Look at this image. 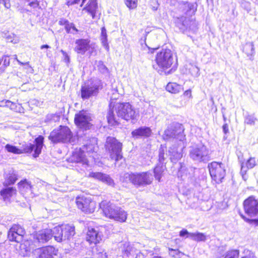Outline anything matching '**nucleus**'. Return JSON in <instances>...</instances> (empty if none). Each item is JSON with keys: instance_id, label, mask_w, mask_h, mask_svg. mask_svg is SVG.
Listing matches in <instances>:
<instances>
[{"instance_id": "c9c22d12", "label": "nucleus", "mask_w": 258, "mask_h": 258, "mask_svg": "<svg viewBox=\"0 0 258 258\" xmlns=\"http://www.w3.org/2000/svg\"><path fill=\"white\" fill-rule=\"evenodd\" d=\"M189 238L198 242L205 241L206 240V235L204 233L200 232H195L189 234Z\"/></svg>"}, {"instance_id": "603ef678", "label": "nucleus", "mask_w": 258, "mask_h": 258, "mask_svg": "<svg viewBox=\"0 0 258 258\" xmlns=\"http://www.w3.org/2000/svg\"><path fill=\"white\" fill-rule=\"evenodd\" d=\"M3 4L6 9L11 8V4L10 0H0V4Z\"/></svg>"}, {"instance_id": "ddd939ff", "label": "nucleus", "mask_w": 258, "mask_h": 258, "mask_svg": "<svg viewBox=\"0 0 258 258\" xmlns=\"http://www.w3.org/2000/svg\"><path fill=\"white\" fill-rule=\"evenodd\" d=\"M91 114L87 111L81 110L76 114L75 116V123L80 128L83 130H88L92 126Z\"/></svg>"}, {"instance_id": "a19ab883", "label": "nucleus", "mask_w": 258, "mask_h": 258, "mask_svg": "<svg viewBox=\"0 0 258 258\" xmlns=\"http://www.w3.org/2000/svg\"><path fill=\"white\" fill-rule=\"evenodd\" d=\"M8 107L12 110H13L17 112H21L23 110V108L21 105L19 104H17L9 101L8 102Z\"/></svg>"}, {"instance_id": "c756f323", "label": "nucleus", "mask_w": 258, "mask_h": 258, "mask_svg": "<svg viewBox=\"0 0 258 258\" xmlns=\"http://www.w3.org/2000/svg\"><path fill=\"white\" fill-rule=\"evenodd\" d=\"M16 189L15 187H8L2 189L0 191V195L4 201H6L16 194Z\"/></svg>"}, {"instance_id": "f3484780", "label": "nucleus", "mask_w": 258, "mask_h": 258, "mask_svg": "<svg viewBox=\"0 0 258 258\" xmlns=\"http://www.w3.org/2000/svg\"><path fill=\"white\" fill-rule=\"evenodd\" d=\"M25 234V230L19 225H14L8 233V237L10 241L21 242Z\"/></svg>"}, {"instance_id": "dca6fc26", "label": "nucleus", "mask_w": 258, "mask_h": 258, "mask_svg": "<svg viewBox=\"0 0 258 258\" xmlns=\"http://www.w3.org/2000/svg\"><path fill=\"white\" fill-rule=\"evenodd\" d=\"M176 26L183 33L187 31L195 32L197 30V24L195 21L188 17L181 16L178 18L175 22Z\"/></svg>"}, {"instance_id": "8fccbe9b", "label": "nucleus", "mask_w": 258, "mask_h": 258, "mask_svg": "<svg viewBox=\"0 0 258 258\" xmlns=\"http://www.w3.org/2000/svg\"><path fill=\"white\" fill-rule=\"evenodd\" d=\"M61 53L63 56V61L68 64L70 62V58L68 53L63 50H60Z\"/></svg>"}, {"instance_id": "ea45409f", "label": "nucleus", "mask_w": 258, "mask_h": 258, "mask_svg": "<svg viewBox=\"0 0 258 258\" xmlns=\"http://www.w3.org/2000/svg\"><path fill=\"white\" fill-rule=\"evenodd\" d=\"M106 174L103 173L101 172H91L90 173V176L94 178L97 179L103 183H105L107 178L105 176H107Z\"/></svg>"}, {"instance_id": "20e7f679", "label": "nucleus", "mask_w": 258, "mask_h": 258, "mask_svg": "<svg viewBox=\"0 0 258 258\" xmlns=\"http://www.w3.org/2000/svg\"><path fill=\"white\" fill-rule=\"evenodd\" d=\"M125 182H131L137 187L145 186L151 184L153 176L151 171L125 173L122 177Z\"/></svg>"}, {"instance_id": "b1692460", "label": "nucleus", "mask_w": 258, "mask_h": 258, "mask_svg": "<svg viewBox=\"0 0 258 258\" xmlns=\"http://www.w3.org/2000/svg\"><path fill=\"white\" fill-rule=\"evenodd\" d=\"M97 143V139L96 138H89L81 148L84 152L92 153L95 151Z\"/></svg>"}, {"instance_id": "6e6d98bb", "label": "nucleus", "mask_w": 258, "mask_h": 258, "mask_svg": "<svg viewBox=\"0 0 258 258\" xmlns=\"http://www.w3.org/2000/svg\"><path fill=\"white\" fill-rule=\"evenodd\" d=\"M223 132L225 135L229 133L228 125L227 123H225L222 126Z\"/></svg>"}, {"instance_id": "423d86ee", "label": "nucleus", "mask_w": 258, "mask_h": 258, "mask_svg": "<svg viewBox=\"0 0 258 258\" xmlns=\"http://www.w3.org/2000/svg\"><path fill=\"white\" fill-rule=\"evenodd\" d=\"M175 60H176L170 49L162 48L157 52L155 59L156 64H153V67L158 71L160 69H167L171 67Z\"/></svg>"}, {"instance_id": "680f3d73", "label": "nucleus", "mask_w": 258, "mask_h": 258, "mask_svg": "<svg viewBox=\"0 0 258 258\" xmlns=\"http://www.w3.org/2000/svg\"><path fill=\"white\" fill-rule=\"evenodd\" d=\"M4 64L6 66L9 65V59L8 58L5 57L4 61Z\"/></svg>"}, {"instance_id": "a18cd8bd", "label": "nucleus", "mask_w": 258, "mask_h": 258, "mask_svg": "<svg viewBox=\"0 0 258 258\" xmlns=\"http://www.w3.org/2000/svg\"><path fill=\"white\" fill-rule=\"evenodd\" d=\"M126 6L130 9H134L137 6L138 0H124Z\"/></svg>"}, {"instance_id": "c85d7f7f", "label": "nucleus", "mask_w": 258, "mask_h": 258, "mask_svg": "<svg viewBox=\"0 0 258 258\" xmlns=\"http://www.w3.org/2000/svg\"><path fill=\"white\" fill-rule=\"evenodd\" d=\"M72 158L73 160L77 163H87V160L86 158L85 152L82 149L80 148L79 150H76L73 154Z\"/></svg>"}, {"instance_id": "0e129e2a", "label": "nucleus", "mask_w": 258, "mask_h": 258, "mask_svg": "<svg viewBox=\"0 0 258 258\" xmlns=\"http://www.w3.org/2000/svg\"><path fill=\"white\" fill-rule=\"evenodd\" d=\"M41 49H44V48H50V46L47 44H44L41 46Z\"/></svg>"}, {"instance_id": "69168bd1", "label": "nucleus", "mask_w": 258, "mask_h": 258, "mask_svg": "<svg viewBox=\"0 0 258 258\" xmlns=\"http://www.w3.org/2000/svg\"><path fill=\"white\" fill-rule=\"evenodd\" d=\"M100 258H107V255L106 252H102L101 254V257Z\"/></svg>"}, {"instance_id": "de8ad7c7", "label": "nucleus", "mask_w": 258, "mask_h": 258, "mask_svg": "<svg viewBox=\"0 0 258 258\" xmlns=\"http://www.w3.org/2000/svg\"><path fill=\"white\" fill-rule=\"evenodd\" d=\"M29 2L28 5L33 8H36L39 6L40 0H25Z\"/></svg>"}, {"instance_id": "338daca9", "label": "nucleus", "mask_w": 258, "mask_h": 258, "mask_svg": "<svg viewBox=\"0 0 258 258\" xmlns=\"http://www.w3.org/2000/svg\"><path fill=\"white\" fill-rule=\"evenodd\" d=\"M72 29L74 30L76 32H78V30L76 28L75 25L73 24V26H72Z\"/></svg>"}, {"instance_id": "a878e982", "label": "nucleus", "mask_w": 258, "mask_h": 258, "mask_svg": "<svg viewBox=\"0 0 258 258\" xmlns=\"http://www.w3.org/2000/svg\"><path fill=\"white\" fill-rule=\"evenodd\" d=\"M5 185H9L13 184L18 179V174L17 172L13 169L9 170L5 174Z\"/></svg>"}, {"instance_id": "9d476101", "label": "nucleus", "mask_w": 258, "mask_h": 258, "mask_svg": "<svg viewBox=\"0 0 258 258\" xmlns=\"http://www.w3.org/2000/svg\"><path fill=\"white\" fill-rule=\"evenodd\" d=\"M105 147L106 151L109 152L111 159L117 161L122 158V143L116 138L108 137L106 140Z\"/></svg>"}, {"instance_id": "f704fd0d", "label": "nucleus", "mask_w": 258, "mask_h": 258, "mask_svg": "<svg viewBox=\"0 0 258 258\" xmlns=\"http://www.w3.org/2000/svg\"><path fill=\"white\" fill-rule=\"evenodd\" d=\"M181 86L175 83H168L166 87V90L172 93H177L180 91Z\"/></svg>"}, {"instance_id": "09e8293b", "label": "nucleus", "mask_w": 258, "mask_h": 258, "mask_svg": "<svg viewBox=\"0 0 258 258\" xmlns=\"http://www.w3.org/2000/svg\"><path fill=\"white\" fill-rule=\"evenodd\" d=\"M242 218L245 220V221H247L248 223L252 225H254L256 226H258V219H249L246 218L244 216H241Z\"/></svg>"}, {"instance_id": "0eeeda50", "label": "nucleus", "mask_w": 258, "mask_h": 258, "mask_svg": "<svg viewBox=\"0 0 258 258\" xmlns=\"http://www.w3.org/2000/svg\"><path fill=\"white\" fill-rule=\"evenodd\" d=\"M183 131V126L181 124L173 122L165 130L162 137L163 140L166 141L176 139L183 142L185 140Z\"/></svg>"}, {"instance_id": "c03bdc74", "label": "nucleus", "mask_w": 258, "mask_h": 258, "mask_svg": "<svg viewBox=\"0 0 258 258\" xmlns=\"http://www.w3.org/2000/svg\"><path fill=\"white\" fill-rule=\"evenodd\" d=\"M98 69L100 73L103 74L108 73V70L107 68L104 64L102 61H99L97 63Z\"/></svg>"}, {"instance_id": "37998d69", "label": "nucleus", "mask_w": 258, "mask_h": 258, "mask_svg": "<svg viewBox=\"0 0 258 258\" xmlns=\"http://www.w3.org/2000/svg\"><path fill=\"white\" fill-rule=\"evenodd\" d=\"M59 120V116L56 114H48L45 118V122H56Z\"/></svg>"}, {"instance_id": "f03ea898", "label": "nucleus", "mask_w": 258, "mask_h": 258, "mask_svg": "<svg viewBox=\"0 0 258 258\" xmlns=\"http://www.w3.org/2000/svg\"><path fill=\"white\" fill-rule=\"evenodd\" d=\"M43 142L44 138L42 136H39L35 139V144L25 143L24 144L17 147L8 144L5 146V149L8 152L15 154H30L34 151L33 156L34 158H37L41 152Z\"/></svg>"}, {"instance_id": "79ce46f5", "label": "nucleus", "mask_w": 258, "mask_h": 258, "mask_svg": "<svg viewBox=\"0 0 258 258\" xmlns=\"http://www.w3.org/2000/svg\"><path fill=\"white\" fill-rule=\"evenodd\" d=\"M239 252L238 250H231L227 251L224 258H238Z\"/></svg>"}, {"instance_id": "49530a36", "label": "nucleus", "mask_w": 258, "mask_h": 258, "mask_svg": "<svg viewBox=\"0 0 258 258\" xmlns=\"http://www.w3.org/2000/svg\"><path fill=\"white\" fill-rule=\"evenodd\" d=\"M256 165L255 158L250 157L246 162V165L247 168L251 169L253 168Z\"/></svg>"}, {"instance_id": "1a4fd4ad", "label": "nucleus", "mask_w": 258, "mask_h": 258, "mask_svg": "<svg viewBox=\"0 0 258 258\" xmlns=\"http://www.w3.org/2000/svg\"><path fill=\"white\" fill-rule=\"evenodd\" d=\"M53 237L57 242L70 240L75 234V227L69 224L57 226L52 229Z\"/></svg>"}, {"instance_id": "f257e3e1", "label": "nucleus", "mask_w": 258, "mask_h": 258, "mask_svg": "<svg viewBox=\"0 0 258 258\" xmlns=\"http://www.w3.org/2000/svg\"><path fill=\"white\" fill-rule=\"evenodd\" d=\"M138 113L132 107L129 103H117L115 107L110 104L107 114L108 123L111 125H116L119 124V118L126 120H134L136 119Z\"/></svg>"}, {"instance_id": "864d4df0", "label": "nucleus", "mask_w": 258, "mask_h": 258, "mask_svg": "<svg viewBox=\"0 0 258 258\" xmlns=\"http://www.w3.org/2000/svg\"><path fill=\"white\" fill-rule=\"evenodd\" d=\"M189 234H191V233H189L186 229H182L179 232V236L181 237H183L186 235V237L189 238Z\"/></svg>"}, {"instance_id": "2f4dec72", "label": "nucleus", "mask_w": 258, "mask_h": 258, "mask_svg": "<svg viewBox=\"0 0 258 258\" xmlns=\"http://www.w3.org/2000/svg\"><path fill=\"white\" fill-rule=\"evenodd\" d=\"M165 168V165L162 164L158 163L154 169V176L156 180L159 181H160V179L162 175Z\"/></svg>"}, {"instance_id": "e433bc0d", "label": "nucleus", "mask_w": 258, "mask_h": 258, "mask_svg": "<svg viewBox=\"0 0 258 258\" xmlns=\"http://www.w3.org/2000/svg\"><path fill=\"white\" fill-rule=\"evenodd\" d=\"M169 254L174 258H185L187 256L183 252L180 251L178 249L169 248Z\"/></svg>"}, {"instance_id": "a211bd4d", "label": "nucleus", "mask_w": 258, "mask_h": 258, "mask_svg": "<svg viewBox=\"0 0 258 258\" xmlns=\"http://www.w3.org/2000/svg\"><path fill=\"white\" fill-rule=\"evenodd\" d=\"M179 11L184 13L187 16H191L195 14L197 9L196 3H191L185 1L178 2L177 6Z\"/></svg>"}, {"instance_id": "72a5a7b5", "label": "nucleus", "mask_w": 258, "mask_h": 258, "mask_svg": "<svg viewBox=\"0 0 258 258\" xmlns=\"http://www.w3.org/2000/svg\"><path fill=\"white\" fill-rule=\"evenodd\" d=\"M166 150V147L164 148L163 145H161V147L159 149L158 163L162 164H166L165 161L167 156V154L165 153Z\"/></svg>"}, {"instance_id": "bb28decb", "label": "nucleus", "mask_w": 258, "mask_h": 258, "mask_svg": "<svg viewBox=\"0 0 258 258\" xmlns=\"http://www.w3.org/2000/svg\"><path fill=\"white\" fill-rule=\"evenodd\" d=\"M97 9L98 4L97 0H89L83 10L86 11L90 14L92 18L94 19Z\"/></svg>"}, {"instance_id": "4be33fe9", "label": "nucleus", "mask_w": 258, "mask_h": 258, "mask_svg": "<svg viewBox=\"0 0 258 258\" xmlns=\"http://www.w3.org/2000/svg\"><path fill=\"white\" fill-rule=\"evenodd\" d=\"M90 40L88 39H79L75 41V51L83 55L90 48Z\"/></svg>"}, {"instance_id": "5701e85b", "label": "nucleus", "mask_w": 258, "mask_h": 258, "mask_svg": "<svg viewBox=\"0 0 258 258\" xmlns=\"http://www.w3.org/2000/svg\"><path fill=\"white\" fill-rule=\"evenodd\" d=\"M151 130L146 126H142L132 132V136L135 139H139L143 137H148L151 134Z\"/></svg>"}, {"instance_id": "412c9836", "label": "nucleus", "mask_w": 258, "mask_h": 258, "mask_svg": "<svg viewBox=\"0 0 258 258\" xmlns=\"http://www.w3.org/2000/svg\"><path fill=\"white\" fill-rule=\"evenodd\" d=\"M183 146L180 147H177L172 146L168 150V155L170 156V159L173 163H176L182 157V149L185 148V145L182 142Z\"/></svg>"}, {"instance_id": "13d9d810", "label": "nucleus", "mask_w": 258, "mask_h": 258, "mask_svg": "<svg viewBox=\"0 0 258 258\" xmlns=\"http://www.w3.org/2000/svg\"><path fill=\"white\" fill-rule=\"evenodd\" d=\"M247 167H245L243 166V163H242L241 165V171L240 173L241 175H246L247 172Z\"/></svg>"}, {"instance_id": "e2e57ef3", "label": "nucleus", "mask_w": 258, "mask_h": 258, "mask_svg": "<svg viewBox=\"0 0 258 258\" xmlns=\"http://www.w3.org/2000/svg\"><path fill=\"white\" fill-rule=\"evenodd\" d=\"M184 95H186V96H190L191 95V91L189 90L186 91L184 92Z\"/></svg>"}, {"instance_id": "6ab92c4d", "label": "nucleus", "mask_w": 258, "mask_h": 258, "mask_svg": "<svg viewBox=\"0 0 258 258\" xmlns=\"http://www.w3.org/2000/svg\"><path fill=\"white\" fill-rule=\"evenodd\" d=\"M52 236H53L52 229H46L41 230L34 235V242L43 244L48 242Z\"/></svg>"}, {"instance_id": "39448f33", "label": "nucleus", "mask_w": 258, "mask_h": 258, "mask_svg": "<svg viewBox=\"0 0 258 258\" xmlns=\"http://www.w3.org/2000/svg\"><path fill=\"white\" fill-rule=\"evenodd\" d=\"M100 207L106 217L120 222L126 221L127 214L120 207L106 201L102 202Z\"/></svg>"}, {"instance_id": "7c9ffc66", "label": "nucleus", "mask_w": 258, "mask_h": 258, "mask_svg": "<svg viewBox=\"0 0 258 258\" xmlns=\"http://www.w3.org/2000/svg\"><path fill=\"white\" fill-rule=\"evenodd\" d=\"M2 37L5 38L8 42L17 43L18 39L16 36L13 33H10L9 31H3L1 33Z\"/></svg>"}, {"instance_id": "f8f14e48", "label": "nucleus", "mask_w": 258, "mask_h": 258, "mask_svg": "<svg viewBox=\"0 0 258 258\" xmlns=\"http://www.w3.org/2000/svg\"><path fill=\"white\" fill-rule=\"evenodd\" d=\"M102 88V82L98 79L91 81L90 84L82 86L81 89V97L83 100L88 99L90 97L96 96L99 89Z\"/></svg>"}, {"instance_id": "473e14b6", "label": "nucleus", "mask_w": 258, "mask_h": 258, "mask_svg": "<svg viewBox=\"0 0 258 258\" xmlns=\"http://www.w3.org/2000/svg\"><path fill=\"white\" fill-rule=\"evenodd\" d=\"M243 52L246 54L247 56H250V59L254 54V45L252 42H247L243 46Z\"/></svg>"}, {"instance_id": "2eb2a0df", "label": "nucleus", "mask_w": 258, "mask_h": 258, "mask_svg": "<svg viewBox=\"0 0 258 258\" xmlns=\"http://www.w3.org/2000/svg\"><path fill=\"white\" fill-rule=\"evenodd\" d=\"M76 202L78 207L86 213H92L95 211V202L92 201L90 197H78L76 198Z\"/></svg>"}, {"instance_id": "4d7b16f0", "label": "nucleus", "mask_w": 258, "mask_h": 258, "mask_svg": "<svg viewBox=\"0 0 258 258\" xmlns=\"http://www.w3.org/2000/svg\"><path fill=\"white\" fill-rule=\"evenodd\" d=\"M10 100H3L0 101V107H8V102Z\"/></svg>"}, {"instance_id": "052dcab7", "label": "nucleus", "mask_w": 258, "mask_h": 258, "mask_svg": "<svg viewBox=\"0 0 258 258\" xmlns=\"http://www.w3.org/2000/svg\"><path fill=\"white\" fill-rule=\"evenodd\" d=\"M241 258H256V257L253 254V253L252 252H249V253L248 255L243 256Z\"/></svg>"}, {"instance_id": "cd10ccee", "label": "nucleus", "mask_w": 258, "mask_h": 258, "mask_svg": "<svg viewBox=\"0 0 258 258\" xmlns=\"http://www.w3.org/2000/svg\"><path fill=\"white\" fill-rule=\"evenodd\" d=\"M18 188L22 194L27 193H32V185L31 182L28 181L26 179L21 180L18 183Z\"/></svg>"}, {"instance_id": "6e6552de", "label": "nucleus", "mask_w": 258, "mask_h": 258, "mask_svg": "<svg viewBox=\"0 0 258 258\" xmlns=\"http://www.w3.org/2000/svg\"><path fill=\"white\" fill-rule=\"evenodd\" d=\"M189 156L192 160L198 163H206L210 160V150L203 144L191 147Z\"/></svg>"}, {"instance_id": "58836bf2", "label": "nucleus", "mask_w": 258, "mask_h": 258, "mask_svg": "<svg viewBox=\"0 0 258 258\" xmlns=\"http://www.w3.org/2000/svg\"><path fill=\"white\" fill-rule=\"evenodd\" d=\"M244 118V123L250 125H254L255 121L257 120V118L255 117L254 114H247Z\"/></svg>"}, {"instance_id": "9b49d317", "label": "nucleus", "mask_w": 258, "mask_h": 258, "mask_svg": "<svg viewBox=\"0 0 258 258\" xmlns=\"http://www.w3.org/2000/svg\"><path fill=\"white\" fill-rule=\"evenodd\" d=\"M211 177L216 183L222 182L226 175V167L222 162L213 161L208 166Z\"/></svg>"}, {"instance_id": "4468645a", "label": "nucleus", "mask_w": 258, "mask_h": 258, "mask_svg": "<svg viewBox=\"0 0 258 258\" xmlns=\"http://www.w3.org/2000/svg\"><path fill=\"white\" fill-rule=\"evenodd\" d=\"M245 213L251 217L258 215V199L253 196H249L243 203Z\"/></svg>"}, {"instance_id": "393cba45", "label": "nucleus", "mask_w": 258, "mask_h": 258, "mask_svg": "<svg viewBox=\"0 0 258 258\" xmlns=\"http://www.w3.org/2000/svg\"><path fill=\"white\" fill-rule=\"evenodd\" d=\"M86 240L90 243L96 244L101 240L98 232L94 228H89L87 233Z\"/></svg>"}, {"instance_id": "5fc2aeb1", "label": "nucleus", "mask_w": 258, "mask_h": 258, "mask_svg": "<svg viewBox=\"0 0 258 258\" xmlns=\"http://www.w3.org/2000/svg\"><path fill=\"white\" fill-rule=\"evenodd\" d=\"M72 26H73V23H70L69 22L65 26V29L68 33H70V31L71 29H72Z\"/></svg>"}, {"instance_id": "7ed1b4c3", "label": "nucleus", "mask_w": 258, "mask_h": 258, "mask_svg": "<svg viewBox=\"0 0 258 258\" xmlns=\"http://www.w3.org/2000/svg\"><path fill=\"white\" fill-rule=\"evenodd\" d=\"M48 139L53 143H70L74 145L77 140L70 128L67 126L60 125L58 128L53 130L50 134Z\"/></svg>"}, {"instance_id": "4c0bfd02", "label": "nucleus", "mask_w": 258, "mask_h": 258, "mask_svg": "<svg viewBox=\"0 0 258 258\" xmlns=\"http://www.w3.org/2000/svg\"><path fill=\"white\" fill-rule=\"evenodd\" d=\"M101 40L103 46L107 51H108L109 47L108 43L107 42V36L106 33V30L104 27H102L101 28Z\"/></svg>"}, {"instance_id": "3c124183", "label": "nucleus", "mask_w": 258, "mask_h": 258, "mask_svg": "<svg viewBox=\"0 0 258 258\" xmlns=\"http://www.w3.org/2000/svg\"><path fill=\"white\" fill-rule=\"evenodd\" d=\"M105 177L107 179L104 183L111 186H114L115 183L113 179L109 175H107V176Z\"/></svg>"}, {"instance_id": "774afa93", "label": "nucleus", "mask_w": 258, "mask_h": 258, "mask_svg": "<svg viewBox=\"0 0 258 258\" xmlns=\"http://www.w3.org/2000/svg\"><path fill=\"white\" fill-rule=\"evenodd\" d=\"M242 178L243 180H244L245 181L246 180V179H247V175L246 174V175H242Z\"/></svg>"}, {"instance_id": "bf43d9fd", "label": "nucleus", "mask_w": 258, "mask_h": 258, "mask_svg": "<svg viewBox=\"0 0 258 258\" xmlns=\"http://www.w3.org/2000/svg\"><path fill=\"white\" fill-rule=\"evenodd\" d=\"M68 22L69 21L68 20L64 18H61L59 20L58 24L61 26L64 25L65 26L67 25V24H68Z\"/></svg>"}, {"instance_id": "aec40b11", "label": "nucleus", "mask_w": 258, "mask_h": 258, "mask_svg": "<svg viewBox=\"0 0 258 258\" xmlns=\"http://www.w3.org/2000/svg\"><path fill=\"white\" fill-rule=\"evenodd\" d=\"M57 250L52 246H47L38 248L37 251V258H53Z\"/></svg>"}]
</instances>
